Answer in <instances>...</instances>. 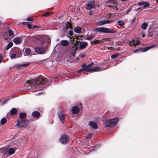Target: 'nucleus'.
Here are the masks:
<instances>
[{
  "label": "nucleus",
  "instance_id": "obj_1",
  "mask_svg": "<svg viewBox=\"0 0 158 158\" xmlns=\"http://www.w3.org/2000/svg\"><path fill=\"white\" fill-rule=\"evenodd\" d=\"M47 80L46 78H40L38 80L35 79L33 80L30 86L31 89V91L35 92L42 89L41 86L47 82Z\"/></svg>",
  "mask_w": 158,
  "mask_h": 158
},
{
  "label": "nucleus",
  "instance_id": "obj_2",
  "mask_svg": "<svg viewBox=\"0 0 158 158\" xmlns=\"http://www.w3.org/2000/svg\"><path fill=\"white\" fill-rule=\"evenodd\" d=\"M95 30L97 31L106 33L113 34L115 32V31L112 29H110L105 27H100L96 28Z\"/></svg>",
  "mask_w": 158,
  "mask_h": 158
},
{
  "label": "nucleus",
  "instance_id": "obj_3",
  "mask_svg": "<svg viewBox=\"0 0 158 158\" xmlns=\"http://www.w3.org/2000/svg\"><path fill=\"white\" fill-rule=\"evenodd\" d=\"M29 121L25 119H18L16 126L18 127H24L28 124Z\"/></svg>",
  "mask_w": 158,
  "mask_h": 158
},
{
  "label": "nucleus",
  "instance_id": "obj_4",
  "mask_svg": "<svg viewBox=\"0 0 158 158\" xmlns=\"http://www.w3.org/2000/svg\"><path fill=\"white\" fill-rule=\"evenodd\" d=\"M118 120V118H113V119H109L106 122L105 126L106 127H109L115 125Z\"/></svg>",
  "mask_w": 158,
  "mask_h": 158
},
{
  "label": "nucleus",
  "instance_id": "obj_5",
  "mask_svg": "<svg viewBox=\"0 0 158 158\" xmlns=\"http://www.w3.org/2000/svg\"><path fill=\"white\" fill-rule=\"evenodd\" d=\"M59 140L62 143L65 144L69 141V137L66 135H64L60 137Z\"/></svg>",
  "mask_w": 158,
  "mask_h": 158
},
{
  "label": "nucleus",
  "instance_id": "obj_6",
  "mask_svg": "<svg viewBox=\"0 0 158 158\" xmlns=\"http://www.w3.org/2000/svg\"><path fill=\"white\" fill-rule=\"evenodd\" d=\"M113 20H104L100 21L97 22V24L98 26H101L105 24L109 23L114 22Z\"/></svg>",
  "mask_w": 158,
  "mask_h": 158
},
{
  "label": "nucleus",
  "instance_id": "obj_7",
  "mask_svg": "<svg viewBox=\"0 0 158 158\" xmlns=\"http://www.w3.org/2000/svg\"><path fill=\"white\" fill-rule=\"evenodd\" d=\"M140 44V42L137 38L132 39L131 41H129V44L131 46H133L139 44Z\"/></svg>",
  "mask_w": 158,
  "mask_h": 158
},
{
  "label": "nucleus",
  "instance_id": "obj_8",
  "mask_svg": "<svg viewBox=\"0 0 158 158\" xmlns=\"http://www.w3.org/2000/svg\"><path fill=\"white\" fill-rule=\"evenodd\" d=\"M95 5L94 1H89L88 2L86 6V9L88 10H90L94 8Z\"/></svg>",
  "mask_w": 158,
  "mask_h": 158
},
{
  "label": "nucleus",
  "instance_id": "obj_9",
  "mask_svg": "<svg viewBox=\"0 0 158 158\" xmlns=\"http://www.w3.org/2000/svg\"><path fill=\"white\" fill-rule=\"evenodd\" d=\"M92 66L93 65L92 64H90L87 65L85 64H84L82 65V67H84L85 71L91 72Z\"/></svg>",
  "mask_w": 158,
  "mask_h": 158
},
{
  "label": "nucleus",
  "instance_id": "obj_10",
  "mask_svg": "<svg viewBox=\"0 0 158 158\" xmlns=\"http://www.w3.org/2000/svg\"><path fill=\"white\" fill-rule=\"evenodd\" d=\"M58 117L61 122L64 123V122L65 114L61 111H59L58 113Z\"/></svg>",
  "mask_w": 158,
  "mask_h": 158
},
{
  "label": "nucleus",
  "instance_id": "obj_11",
  "mask_svg": "<svg viewBox=\"0 0 158 158\" xmlns=\"http://www.w3.org/2000/svg\"><path fill=\"white\" fill-rule=\"evenodd\" d=\"M154 46H152L148 47L145 48H143V49L139 48L137 50H134V52H135V53H136V52H138L139 51H140L142 52H145L146 51H148V50L150 48L153 47Z\"/></svg>",
  "mask_w": 158,
  "mask_h": 158
},
{
  "label": "nucleus",
  "instance_id": "obj_12",
  "mask_svg": "<svg viewBox=\"0 0 158 158\" xmlns=\"http://www.w3.org/2000/svg\"><path fill=\"white\" fill-rule=\"evenodd\" d=\"M139 6H143V8H145L150 6V4L147 2H142L138 3Z\"/></svg>",
  "mask_w": 158,
  "mask_h": 158
},
{
  "label": "nucleus",
  "instance_id": "obj_13",
  "mask_svg": "<svg viewBox=\"0 0 158 158\" xmlns=\"http://www.w3.org/2000/svg\"><path fill=\"white\" fill-rule=\"evenodd\" d=\"M75 37L77 39L76 43L73 46V48L74 50H76L77 49V48L79 47L80 44L81 43V42H80L79 41L77 40V39L78 38V37L76 36Z\"/></svg>",
  "mask_w": 158,
  "mask_h": 158
},
{
  "label": "nucleus",
  "instance_id": "obj_14",
  "mask_svg": "<svg viewBox=\"0 0 158 158\" xmlns=\"http://www.w3.org/2000/svg\"><path fill=\"white\" fill-rule=\"evenodd\" d=\"M8 150L7 148H2L0 149V155L2 156H3L7 153Z\"/></svg>",
  "mask_w": 158,
  "mask_h": 158
},
{
  "label": "nucleus",
  "instance_id": "obj_15",
  "mask_svg": "<svg viewBox=\"0 0 158 158\" xmlns=\"http://www.w3.org/2000/svg\"><path fill=\"white\" fill-rule=\"evenodd\" d=\"M89 125L93 128L96 129L98 128V126L97 123L93 121H90L89 122Z\"/></svg>",
  "mask_w": 158,
  "mask_h": 158
},
{
  "label": "nucleus",
  "instance_id": "obj_16",
  "mask_svg": "<svg viewBox=\"0 0 158 158\" xmlns=\"http://www.w3.org/2000/svg\"><path fill=\"white\" fill-rule=\"evenodd\" d=\"M8 150V153H7L6 156H9L13 154H14L15 153V149L12 148H7Z\"/></svg>",
  "mask_w": 158,
  "mask_h": 158
},
{
  "label": "nucleus",
  "instance_id": "obj_17",
  "mask_svg": "<svg viewBox=\"0 0 158 158\" xmlns=\"http://www.w3.org/2000/svg\"><path fill=\"white\" fill-rule=\"evenodd\" d=\"M71 111L73 114H76L79 112L80 109L77 106H73L72 108Z\"/></svg>",
  "mask_w": 158,
  "mask_h": 158
},
{
  "label": "nucleus",
  "instance_id": "obj_18",
  "mask_svg": "<svg viewBox=\"0 0 158 158\" xmlns=\"http://www.w3.org/2000/svg\"><path fill=\"white\" fill-rule=\"evenodd\" d=\"M35 52L39 54H42L44 51V49L42 47H36L35 48Z\"/></svg>",
  "mask_w": 158,
  "mask_h": 158
},
{
  "label": "nucleus",
  "instance_id": "obj_19",
  "mask_svg": "<svg viewBox=\"0 0 158 158\" xmlns=\"http://www.w3.org/2000/svg\"><path fill=\"white\" fill-rule=\"evenodd\" d=\"M59 44L62 46H66L69 45V42L66 40H62L60 41Z\"/></svg>",
  "mask_w": 158,
  "mask_h": 158
},
{
  "label": "nucleus",
  "instance_id": "obj_20",
  "mask_svg": "<svg viewBox=\"0 0 158 158\" xmlns=\"http://www.w3.org/2000/svg\"><path fill=\"white\" fill-rule=\"evenodd\" d=\"M103 69H101V68L98 66H95L93 67H92L91 72H95L97 71H99L103 70Z\"/></svg>",
  "mask_w": 158,
  "mask_h": 158
},
{
  "label": "nucleus",
  "instance_id": "obj_21",
  "mask_svg": "<svg viewBox=\"0 0 158 158\" xmlns=\"http://www.w3.org/2000/svg\"><path fill=\"white\" fill-rule=\"evenodd\" d=\"M11 53L16 54L18 56L19 53V48H12L10 51Z\"/></svg>",
  "mask_w": 158,
  "mask_h": 158
},
{
  "label": "nucleus",
  "instance_id": "obj_22",
  "mask_svg": "<svg viewBox=\"0 0 158 158\" xmlns=\"http://www.w3.org/2000/svg\"><path fill=\"white\" fill-rule=\"evenodd\" d=\"M103 42V41L102 40H96L95 39L93 40L92 41L90 42V43L91 44H100L101 43H102Z\"/></svg>",
  "mask_w": 158,
  "mask_h": 158
},
{
  "label": "nucleus",
  "instance_id": "obj_23",
  "mask_svg": "<svg viewBox=\"0 0 158 158\" xmlns=\"http://www.w3.org/2000/svg\"><path fill=\"white\" fill-rule=\"evenodd\" d=\"M82 28L79 26L75 27L74 29V31L76 33H80L82 30Z\"/></svg>",
  "mask_w": 158,
  "mask_h": 158
},
{
  "label": "nucleus",
  "instance_id": "obj_24",
  "mask_svg": "<svg viewBox=\"0 0 158 158\" xmlns=\"http://www.w3.org/2000/svg\"><path fill=\"white\" fill-rule=\"evenodd\" d=\"M30 64L29 62H27L22 64H19L16 65V66L18 67H25L27 66Z\"/></svg>",
  "mask_w": 158,
  "mask_h": 158
},
{
  "label": "nucleus",
  "instance_id": "obj_25",
  "mask_svg": "<svg viewBox=\"0 0 158 158\" xmlns=\"http://www.w3.org/2000/svg\"><path fill=\"white\" fill-rule=\"evenodd\" d=\"M87 45L88 43L86 42H84L80 44L79 47L80 49H83L85 48Z\"/></svg>",
  "mask_w": 158,
  "mask_h": 158
},
{
  "label": "nucleus",
  "instance_id": "obj_26",
  "mask_svg": "<svg viewBox=\"0 0 158 158\" xmlns=\"http://www.w3.org/2000/svg\"><path fill=\"white\" fill-rule=\"evenodd\" d=\"M32 116L35 118H38L40 115V113L38 111H35L32 114Z\"/></svg>",
  "mask_w": 158,
  "mask_h": 158
},
{
  "label": "nucleus",
  "instance_id": "obj_27",
  "mask_svg": "<svg viewBox=\"0 0 158 158\" xmlns=\"http://www.w3.org/2000/svg\"><path fill=\"white\" fill-rule=\"evenodd\" d=\"M107 3L116 5L117 3V0H107Z\"/></svg>",
  "mask_w": 158,
  "mask_h": 158
},
{
  "label": "nucleus",
  "instance_id": "obj_28",
  "mask_svg": "<svg viewBox=\"0 0 158 158\" xmlns=\"http://www.w3.org/2000/svg\"><path fill=\"white\" fill-rule=\"evenodd\" d=\"M13 41L15 43L17 44H19L21 42L20 39L18 37L14 38Z\"/></svg>",
  "mask_w": 158,
  "mask_h": 158
},
{
  "label": "nucleus",
  "instance_id": "obj_29",
  "mask_svg": "<svg viewBox=\"0 0 158 158\" xmlns=\"http://www.w3.org/2000/svg\"><path fill=\"white\" fill-rule=\"evenodd\" d=\"M13 46V43L12 42H10L5 47V49L6 50H8Z\"/></svg>",
  "mask_w": 158,
  "mask_h": 158
},
{
  "label": "nucleus",
  "instance_id": "obj_30",
  "mask_svg": "<svg viewBox=\"0 0 158 158\" xmlns=\"http://www.w3.org/2000/svg\"><path fill=\"white\" fill-rule=\"evenodd\" d=\"M25 53L26 56H28L30 55L31 53V51L30 49L28 48H26L25 50Z\"/></svg>",
  "mask_w": 158,
  "mask_h": 158
},
{
  "label": "nucleus",
  "instance_id": "obj_31",
  "mask_svg": "<svg viewBox=\"0 0 158 158\" xmlns=\"http://www.w3.org/2000/svg\"><path fill=\"white\" fill-rule=\"evenodd\" d=\"M26 116V114L25 113H21L19 114V117L20 119H24Z\"/></svg>",
  "mask_w": 158,
  "mask_h": 158
},
{
  "label": "nucleus",
  "instance_id": "obj_32",
  "mask_svg": "<svg viewBox=\"0 0 158 158\" xmlns=\"http://www.w3.org/2000/svg\"><path fill=\"white\" fill-rule=\"evenodd\" d=\"M17 113V110L15 108L12 109L10 111V113L12 115H15Z\"/></svg>",
  "mask_w": 158,
  "mask_h": 158
},
{
  "label": "nucleus",
  "instance_id": "obj_33",
  "mask_svg": "<svg viewBox=\"0 0 158 158\" xmlns=\"http://www.w3.org/2000/svg\"><path fill=\"white\" fill-rule=\"evenodd\" d=\"M148 26V23H144L141 25V28L143 30H145L146 29Z\"/></svg>",
  "mask_w": 158,
  "mask_h": 158
},
{
  "label": "nucleus",
  "instance_id": "obj_34",
  "mask_svg": "<svg viewBox=\"0 0 158 158\" xmlns=\"http://www.w3.org/2000/svg\"><path fill=\"white\" fill-rule=\"evenodd\" d=\"M10 58L11 59H13L16 57H18L19 56H18L16 54L14 53H11V52H10Z\"/></svg>",
  "mask_w": 158,
  "mask_h": 158
},
{
  "label": "nucleus",
  "instance_id": "obj_35",
  "mask_svg": "<svg viewBox=\"0 0 158 158\" xmlns=\"http://www.w3.org/2000/svg\"><path fill=\"white\" fill-rule=\"evenodd\" d=\"M66 26L65 27V28L66 29H68L69 28L70 29H72V24H71L70 23L67 22V23Z\"/></svg>",
  "mask_w": 158,
  "mask_h": 158
},
{
  "label": "nucleus",
  "instance_id": "obj_36",
  "mask_svg": "<svg viewBox=\"0 0 158 158\" xmlns=\"http://www.w3.org/2000/svg\"><path fill=\"white\" fill-rule=\"evenodd\" d=\"M117 23L119 26L121 27L123 26L124 24V21L122 20H119L118 21Z\"/></svg>",
  "mask_w": 158,
  "mask_h": 158
},
{
  "label": "nucleus",
  "instance_id": "obj_37",
  "mask_svg": "<svg viewBox=\"0 0 158 158\" xmlns=\"http://www.w3.org/2000/svg\"><path fill=\"white\" fill-rule=\"evenodd\" d=\"M6 119L5 118H2L1 121V123L2 125L4 124L6 122Z\"/></svg>",
  "mask_w": 158,
  "mask_h": 158
},
{
  "label": "nucleus",
  "instance_id": "obj_38",
  "mask_svg": "<svg viewBox=\"0 0 158 158\" xmlns=\"http://www.w3.org/2000/svg\"><path fill=\"white\" fill-rule=\"evenodd\" d=\"M31 24V23L30 22H26L25 24L27 26L28 28L30 29H31L32 28Z\"/></svg>",
  "mask_w": 158,
  "mask_h": 158
},
{
  "label": "nucleus",
  "instance_id": "obj_39",
  "mask_svg": "<svg viewBox=\"0 0 158 158\" xmlns=\"http://www.w3.org/2000/svg\"><path fill=\"white\" fill-rule=\"evenodd\" d=\"M94 37V36L93 35H89V36H88L87 37L85 38V40H90Z\"/></svg>",
  "mask_w": 158,
  "mask_h": 158
},
{
  "label": "nucleus",
  "instance_id": "obj_40",
  "mask_svg": "<svg viewBox=\"0 0 158 158\" xmlns=\"http://www.w3.org/2000/svg\"><path fill=\"white\" fill-rule=\"evenodd\" d=\"M53 13V12L46 13H44L43 15V16L48 17V16H50L51 15H52Z\"/></svg>",
  "mask_w": 158,
  "mask_h": 158
},
{
  "label": "nucleus",
  "instance_id": "obj_41",
  "mask_svg": "<svg viewBox=\"0 0 158 158\" xmlns=\"http://www.w3.org/2000/svg\"><path fill=\"white\" fill-rule=\"evenodd\" d=\"M119 56L118 54H114L111 55V57L112 59H114L118 57Z\"/></svg>",
  "mask_w": 158,
  "mask_h": 158
},
{
  "label": "nucleus",
  "instance_id": "obj_42",
  "mask_svg": "<svg viewBox=\"0 0 158 158\" xmlns=\"http://www.w3.org/2000/svg\"><path fill=\"white\" fill-rule=\"evenodd\" d=\"M19 79V75H16L14 79V81L16 82Z\"/></svg>",
  "mask_w": 158,
  "mask_h": 158
},
{
  "label": "nucleus",
  "instance_id": "obj_43",
  "mask_svg": "<svg viewBox=\"0 0 158 158\" xmlns=\"http://www.w3.org/2000/svg\"><path fill=\"white\" fill-rule=\"evenodd\" d=\"M9 35L10 36H13L14 35L13 31L11 30H9L8 31Z\"/></svg>",
  "mask_w": 158,
  "mask_h": 158
},
{
  "label": "nucleus",
  "instance_id": "obj_44",
  "mask_svg": "<svg viewBox=\"0 0 158 158\" xmlns=\"http://www.w3.org/2000/svg\"><path fill=\"white\" fill-rule=\"evenodd\" d=\"M110 7L111 8H112L114 10H118V8L116 7V6H111Z\"/></svg>",
  "mask_w": 158,
  "mask_h": 158
},
{
  "label": "nucleus",
  "instance_id": "obj_45",
  "mask_svg": "<svg viewBox=\"0 0 158 158\" xmlns=\"http://www.w3.org/2000/svg\"><path fill=\"white\" fill-rule=\"evenodd\" d=\"M85 71L84 67H82V68L78 70V73H81L83 71Z\"/></svg>",
  "mask_w": 158,
  "mask_h": 158
},
{
  "label": "nucleus",
  "instance_id": "obj_46",
  "mask_svg": "<svg viewBox=\"0 0 158 158\" xmlns=\"http://www.w3.org/2000/svg\"><path fill=\"white\" fill-rule=\"evenodd\" d=\"M69 34L71 35L72 36L73 33L72 31H69Z\"/></svg>",
  "mask_w": 158,
  "mask_h": 158
},
{
  "label": "nucleus",
  "instance_id": "obj_47",
  "mask_svg": "<svg viewBox=\"0 0 158 158\" xmlns=\"http://www.w3.org/2000/svg\"><path fill=\"white\" fill-rule=\"evenodd\" d=\"M91 136V135L90 133H89L88 134V135L86 136V137L87 138H90Z\"/></svg>",
  "mask_w": 158,
  "mask_h": 158
},
{
  "label": "nucleus",
  "instance_id": "obj_48",
  "mask_svg": "<svg viewBox=\"0 0 158 158\" xmlns=\"http://www.w3.org/2000/svg\"><path fill=\"white\" fill-rule=\"evenodd\" d=\"M132 10L131 8H130L126 12V14H128Z\"/></svg>",
  "mask_w": 158,
  "mask_h": 158
},
{
  "label": "nucleus",
  "instance_id": "obj_49",
  "mask_svg": "<svg viewBox=\"0 0 158 158\" xmlns=\"http://www.w3.org/2000/svg\"><path fill=\"white\" fill-rule=\"evenodd\" d=\"M27 21H31L33 20V19H32V18H30V17H29V18H27Z\"/></svg>",
  "mask_w": 158,
  "mask_h": 158
},
{
  "label": "nucleus",
  "instance_id": "obj_50",
  "mask_svg": "<svg viewBox=\"0 0 158 158\" xmlns=\"http://www.w3.org/2000/svg\"><path fill=\"white\" fill-rule=\"evenodd\" d=\"M3 57L1 54H0V63L1 62Z\"/></svg>",
  "mask_w": 158,
  "mask_h": 158
},
{
  "label": "nucleus",
  "instance_id": "obj_51",
  "mask_svg": "<svg viewBox=\"0 0 158 158\" xmlns=\"http://www.w3.org/2000/svg\"><path fill=\"white\" fill-rule=\"evenodd\" d=\"M79 57L81 58H83L85 57V56L84 55L81 54L79 55Z\"/></svg>",
  "mask_w": 158,
  "mask_h": 158
},
{
  "label": "nucleus",
  "instance_id": "obj_52",
  "mask_svg": "<svg viewBox=\"0 0 158 158\" xmlns=\"http://www.w3.org/2000/svg\"><path fill=\"white\" fill-rule=\"evenodd\" d=\"M99 147V145H96L95 147L94 150H96V148H98V147Z\"/></svg>",
  "mask_w": 158,
  "mask_h": 158
},
{
  "label": "nucleus",
  "instance_id": "obj_53",
  "mask_svg": "<svg viewBox=\"0 0 158 158\" xmlns=\"http://www.w3.org/2000/svg\"><path fill=\"white\" fill-rule=\"evenodd\" d=\"M69 37V38H70V41H73V40H74V38H72V37Z\"/></svg>",
  "mask_w": 158,
  "mask_h": 158
},
{
  "label": "nucleus",
  "instance_id": "obj_54",
  "mask_svg": "<svg viewBox=\"0 0 158 158\" xmlns=\"http://www.w3.org/2000/svg\"><path fill=\"white\" fill-rule=\"evenodd\" d=\"M102 40L103 41V42L104 41H108V38L103 39Z\"/></svg>",
  "mask_w": 158,
  "mask_h": 158
},
{
  "label": "nucleus",
  "instance_id": "obj_55",
  "mask_svg": "<svg viewBox=\"0 0 158 158\" xmlns=\"http://www.w3.org/2000/svg\"><path fill=\"white\" fill-rule=\"evenodd\" d=\"M111 14L110 13H108L107 15V17L110 18V15Z\"/></svg>",
  "mask_w": 158,
  "mask_h": 158
},
{
  "label": "nucleus",
  "instance_id": "obj_56",
  "mask_svg": "<svg viewBox=\"0 0 158 158\" xmlns=\"http://www.w3.org/2000/svg\"><path fill=\"white\" fill-rule=\"evenodd\" d=\"M30 84V81H28L26 83V84L25 85H29Z\"/></svg>",
  "mask_w": 158,
  "mask_h": 158
},
{
  "label": "nucleus",
  "instance_id": "obj_57",
  "mask_svg": "<svg viewBox=\"0 0 158 158\" xmlns=\"http://www.w3.org/2000/svg\"><path fill=\"white\" fill-rule=\"evenodd\" d=\"M140 9H141V8H140V7L139 8H137V9H136L135 10V11H138L139 10H140Z\"/></svg>",
  "mask_w": 158,
  "mask_h": 158
},
{
  "label": "nucleus",
  "instance_id": "obj_58",
  "mask_svg": "<svg viewBox=\"0 0 158 158\" xmlns=\"http://www.w3.org/2000/svg\"><path fill=\"white\" fill-rule=\"evenodd\" d=\"M35 27H38V26H35V27H34V28Z\"/></svg>",
  "mask_w": 158,
  "mask_h": 158
},
{
  "label": "nucleus",
  "instance_id": "obj_59",
  "mask_svg": "<svg viewBox=\"0 0 158 158\" xmlns=\"http://www.w3.org/2000/svg\"><path fill=\"white\" fill-rule=\"evenodd\" d=\"M41 94V93H38L37 94L39 95V94Z\"/></svg>",
  "mask_w": 158,
  "mask_h": 158
},
{
  "label": "nucleus",
  "instance_id": "obj_60",
  "mask_svg": "<svg viewBox=\"0 0 158 158\" xmlns=\"http://www.w3.org/2000/svg\"><path fill=\"white\" fill-rule=\"evenodd\" d=\"M143 37H144V35H143Z\"/></svg>",
  "mask_w": 158,
  "mask_h": 158
},
{
  "label": "nucleus",
  "instance_id": "obj_61",
  "mask_svg": "<svg viewBox=\"0 0 158 158\" xmlns=\"http://www.w3.org/2000/svg\"><path fill=\"white\" fill-rule=\"evenodd\" d=\"M107 48H108V49H109V47H107Z\"/></svg>",
  "mask_w": 158,
  "mask_h": 158
}]
</instances>
